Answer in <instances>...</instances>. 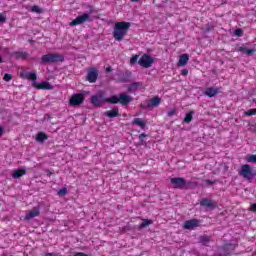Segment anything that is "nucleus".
<instances>
[{
    "label": "nucleus",
    "mask_w": 256,
    "mask_h": 256,
    "mask_svg": "<svg viewBox=\"0 0 256 256\" xmlns=\"http://www.w3.org/2000/svg\"><path fill=\"white\" fill-rule=\"evenodd\" d=\"M131 101H133V97L125 93H120L119 97L112 95L109 98H105L103 93H97L92 95L90 98V103L93 105V107H103V103H110L111 105H117L120 103V105L123 107H127Z\"/></svg>",
    "instance_id": "f257e3e1"
},
{
    "label": "nucleus",
    "mask_w": 256,
    "mask_h": 256,
    "mask_svg": "<svg viewBox=\"0 0 256 256\" xmlns=\"http://www.w3.org/2000/svg\"><path fill=\"white\" fill-rule=\"evenodd\" d=\"M129 29H131L130 22H116L114 25L113 38L115 41L121 42L125 38V35L129 33Z\"/></svg>",
    "instance_id": "f03ea898"
},
{
    "label": "nucleus",
    "mask_w": 256,
    "mask_h": 256,
    "mask_svg": "<svg viewBox=\"0 0 256 256\" xmlns=\"http://www.w3.org/2000/svg\"><path fill=\"white\" fill-rule=\"evenodd\" d=\"M65 61V56L59 53H48L41 57L40 63L42 65H47L49 63H63Z\"/></svg>",
    "instance_id": "7ed1b4c3"
},
{
    "label": "nucleus",
    "mask_w": 256,
    "mask_h": 256,
    "mask_svg": "<svg viewBox=\"0 0 256 256\" xmlns=\"http://www.w3.org/2000/svg\"><path fill=\"white\" fill-rule=\"evenodd\" d=\"M238 174L251 183L253 178L256 176V170L249 164H243L241 169L238 171Z\"/></svg>",
    "instance_id": "20e7f679"
},
{
    "label": "nucleus",
    "mask_w": 256,
    "mask_h": 256,
    "mask_svg": "<svg viewBox=\"0 0 256 256\" xmlns=\"http://www.w3.org/2000/svg\"><path fill=\"white\" fill-rule=\"evenodd\" d=\"M153 63H155V58L151 57L149 54L142 55L138 60L139 66L144 69H149Z\"/></svg>",
    "instance_id": "39448f33"
},
{
    "label": "nucleus",
    "mask_w": 256,
    "mask_h": 256,
    "mask_svg": "<svg viewBox=\"0 0 256 256\" xmlns=\"http://www.w3.org/2000/svg\"><path fill=\"white\" fill-rule=\"evenodd\" d=\"M86 21L91 22L92 20L89 14L84 13L72 20L70 22V27H77V25H83V23H86Z\"/></svg>",
    "instance_id": "423d86ee"
},
{
    "label": "nucleus",
    "mask_w": 256,
    "mask_h": 256,
    "mask_svg": "<svg viewBox=\"0 0 256 256\" xmlns=\"http://www.w3.org/2000/svg\"><path fill=\"white\" fill-rule=\"evenodd\" d=\"M85 102V94L83 93H78V94H73L69 100V105L71 107H77V105H83Z\"/></svg>",
    "instance_id": "0eeeda50"
},
{
    "label": "nucleus",
    "mask_w": 256,
    "mask_h": 256,
    "mask_svg": "<svg viewBox=\"0 0 256 256\" xmlns=\"http://www.w3.org/2000/svg\"><path fill=\"white\" fill-rule=\"evenodd\" d=\"M161 105V98L159 96H154L153 98L147 100V105L141 104V109H153V107H159Z\"/></svg>",
    "instance_id": "6e6552de"
},
{
    "label": "nucleus",
    "mask_w": 256,
    "mask_h": 256,
    "mask_svg": "<svg viewBox=\"0 0 256 256\" xmlns=\"http://www.w3.org/2000/svg\"><path fill=\"white\" fill-rule=\"evenodd\" d=\"M97 79H99V70L97 68H90L86 75V81L88 83H97Z\"/></svg>",
    "instance_id": "1a4fd4ad"
},
{
    "label": "nucleus",
    "mask_w": 256,
    "mask_h": 256,
    "mask_svg": "<svg viewBox=\"0 0 256 256\" xmlns=\"http://www.w3.org/2000/svg\"><path fill=\"white\" fill-rule=\"evenodd\" d=\"M170 183L174 185L176 189H183L187 186V182L185 181V178L183 177H174L170 179Z\"/></svg>",
    "instance_id": "9d476101"
},
{
    "label": "nucleus",
    "mask_w": 256,
    "mask_h": 256,
    "mask_svg": "<svg viewBox=\"0 0 256 256\" xmlns=\"http://www.w3.org/2000/svg\"><path fill=\"white\" fill-rule=\"evenodd\" d=\"M32 86L38 90L53 91V85H51V83L49 82H41V83L33 82Z\"/></svg>",
    "instance_id": "9b49d317"
},
{
    "label": "nucleus",
    "mask_w": 256,
    "mask_h": 256,
    "mask_svg": "<svg viewBox=\"0 0 256 256\" xmlns=\"http://www.w3.org/2000/svg\"><path fill=\"white\" fill-rule=\"evenodd\" d=\"M200 207H206V209H216L217 202L209 198H202V200L200 201Z\"/></svg>",
    "instance_id": "f8f14e48"
},
{
    "label": "nucleus",
    "mask_w": 256,
    "mask_h": 256,
    "mask_svg": "<svg viewBox=\"0 0 256 256\" xmlns=\"http://www.w3.org/2000/svg\"><path fill=\"white\" fill-rule=\"evenodd\" d=\"M200 221L198 219H191L184 222V229L192 230L199 227Z\"/></svg>",
    "instance_id": "ddd939ff"
},
{
    "label": "nucleus",
    "mask_w": 256,
    "mask_h": 256,
    "mask_svg": "<svg viewBox=\"0 0 256 256\" xmlns=\"http://www.w3.org/2000/svg\"><path fill=\"white\" fill-rule=\"evenodd\" d=\"M20 76L22 77V79H28L30 81H37V73H35V72L21 71Z\"/></svg>",
    "instance_id": "4468645a"
},
{
    "label": "nucleus",
    "mask_w": 256,
    "mask_h": 256,
    "mask_svg": "<svg viewBox=\"0 0 256 256\" xmlns=\"http://www.w3.org/2000/svg\"><path fill=\"white\" fill-rule=\"evenodd\" d=\"M40 214H41V211L38 208H33L31 211H29L25 215V219L26 221H31V219H35V217H39Z\"/></svg>",
    "instance_id": "2eb2a0df"
},
{
    "label": "nucleus",
    "mask_w": 256,
    "mask_h": 256,
    "mask_svg": "<svg viewBox=\"0 0 256 256\" xmlns=\"http://www.w3.org/2000/svg\"><path fill=\"white\" fill-rule=\"evenodd\" d=\"M204 95L207 97H215V95H219V88L208 87L205 89Z\"/></svg>",
    "instance_id": "dca6fc26"
},
{
    "label": "nucleus",
    "mask_w": 256,
    "mask_h": 256,
    "mask_svg": "<svg viewBox=\"0 0 256 256\" xmlns=\"http://www.w3.org/2000/svg\"><path fill=\"white\" fill-rule=\"evenodd\" d=\"M105 115L109 119H113L115 117H120L119 108H113L112 110L105 112Z\"/></svg>",
    "instance_id": "f3484780"
},
{
    "label": "nucleus",
    "mask_w": 256,
    "mask_h": 256,
    "mask_svg": "<svg viewBox=\"0 0 256 256\" xmlns=\"http://www.w3.org/2000/svg\"><path fill=\"white\" fill-rule=\"evenodd\" d=\"M189 63V54H182L180 55L178 65L179 67H185Z\"/></svg>",
    "instance_id": "a211bd4d"
},
{
    "label": "nucleus",
    "mask_w": 256,
    "mask_h": 256,
    "mask_svg": "<svg viewBox=\"0 0 256 256\" xmlns=\"http://www.w3.org/2000/svg\"><path fill=\"white\" fill-rule=\"evenodd\" d=\"M24 175H27V170H25V169H17L12 174V178L13 179H19V178L23 177Z\"/></svg>",
    "instance_id": "6ab92c4d"
},
{
    "label": "nucleus",
    "mask_w": 256,
    "mask_h": 256,
    "mask_svg": "<svg viewBox=\"0 0 256 256\" xmlns=\"http://www.w3.org/2000/svg\"><path fill=\"white\" fill-rule=\"evenodd\" d=\"M12 57H15L16 59H27V57H29V53L23 51H16L12 54Z\"/></svg>",
    "instance_id": "aec40b11"
},
{
    "label": "nucleus",
    "mask_w": 256,
    "mask_h": 256,
    "mask_svg": "<svg viewBox=\"0 0 256 256\" xmlns=\"http://www.w3.org/2000/svg\"><path fill=\"white\" fill-rule=\"evenodd\" d=\"M47 139H49V136H47L45 132H38L36 135V141H38V143H43L47 141Z\"/></svg>",
    "instance_id": "412c9836"
},
{
    "label": "nucleus",
    "mask_w": 256,
    "mask_h": 256,
    "mask_svg": "<svg viewBox=\"0 0 256 256\" xmlns=\"http://www.w3.org/2000/svg\"><path fill=\"white\" fill-rule=\"evenodd\" d=\"M237 51L239 53L246 52L247 55H253L255 53V49H247L246 47L240 46Z\"/></svg>",
    "instance_id": "4be33fe9"
},
{
    "label": "nucleus",
    "mask_w": 256,
    "mask_h": 256,
    "mask_svg": "<svg viewBox=\"0 0 256 256\" xmlns=\"http://www.w3.org/2000/svg\"><path fill=\"white\" fill-rule=\"evenodd\" d=\"M132 125H138V127H141V129H145V121L141 120V118H135L132 121Z\"/></svg>",
    "instance_id": "5701e85b"
},
{
    "label": "nucleus",
    "mask_w": 256,
    "mask_h": 256,
    "mask_svg": "<svg viewBox=\"0 0 256 256\" xmlns=\"http://www.w3.org/2000/svg\"><path fill=\"white\" fill-rule=\"evenodd\" d=\"M139 87H143V83H141V82H133L129 86L128 91H137V89H139Z\"/></svg>",
    "instance_id": "b1692460"
},
{
    "label": "nucleus",
    "mask_w": 256,
    "mask_h": 256,
    "mask_svg": "<svg viewBox=\"0 0 256 256\" xmlns=\"http://www.w3.org/2000/svg\"><path fill=\"white\" fill-rule=\"evenodd\" d=\"M149 225H153V220L142 219V223L140 224V229H145V227H149Z\"/></svg>",
    "instance_id": "393cba45"
},
{
    "label": "nucleus",
    "mask_w": 256,
    "mask_h": 256,
    "mask_svg": "<svg viewBox=\"0 0 256 256\" xmlns=\"http://www.w3.org/2000/svg\"><path fill=\"white\" fill-rule=\"evenodd\" d=\"M193 113V111L188 112L184 117L183 123H191L193 121Z\"/></svg>",
    "instance_id": "a878e982"
},
{
    "label": "nucleus",
    "mask_w": 256,
    "mask_h": 256,
    "mask_svg": "<svg viewBox=\"0 0 256 256\" xmlns=\"http://www.w3.org/2000/svg\"><path fill=\"white\" fill-rule=\"evenodd\" d=\"M246 161L248 163H256V155L255 154L248 155L246 157Z\"/></svg>",
    "instance_id": "bb28decb"
},
{
    "label": "nucleus",
    "mask_w": 256,
    "mask_h": 256,
    "mask_svg": "<svg viewBox=\"0 0 256 256\" xmlns=\"http://www.w3.org/2000/svg\"><path fill=\"white\" fill-rule=\"evenodd\" d=\"M235 249H237V245L236 244H227L225 246V251H235Z\"/></svg>",
    "instance_id": "cd10ccee"
},
{
    "label": "nucleus",
    "mask_w": 256,
    "mask_h": 256,
    "mask_svg": "<svg viewBox=\"0 0 256 256\" xmlns=\"http://www.w3.org/2000/svg\"><path fill=\"white\" fill-rule=\"evenodd\" d=\"M245 115H247V117H253V115H256V108L247 110Z\"/></svg>",
    "instance_id": "c85d7f7f"
},
{
    "label": "nucleus",
    "mask_w": 256,
    "mask_h": 256,
    "mask_svg": "<svg viewBox=\"0 0 256 256\" xmlns=\"http://www.w3.org/2000/svg\"><path fill=\"white\" fill-rule=\"evenodd\" d=\"M139 61V55H134L130 58V65H135Z\"/></svg>",
    "instance_id": "c756f323"
},
{
    "label": "nucleus",
    "mask_w": 256,
    "mask_h": 256,
    "mask_svg": "<svg viewBox=\"0 0 256 256\" xmlns=\"http://www.w3.org/2000/svg\"><path fill=\"white\" fill-rule=\"evenodd\" d=\"M234 34L236 35V37H243V29L238 28L234 31Z\"/></svg>",
    "instance_id": "7c9ffc66"
},
{
    "label": "nucleus",
    "mask_w": 256,
    "mask_h": 256,
    "mask_svg": "<svg viewBox=\"0 0 256 256\" xmlns=\"http://www.w3.org/2000/svg\"><path fill=\"white\" fill-rule=\"evenodd\" d=\"M174 115H177V109L175 108L167 112V117H173Z\"/></svg>",
    "instance_id": "2f4dec72"
},
{
    "label": "nucleus",
    "mask_w": 256,
    "mask_h": 256,
    "mask_svg": "<svg viewBox=\"0 0 256 256\" xmlns=\"http://www.w3.org/2000/svg\"><path fill=\"white\" fill-rule=\"evenodd\" d=\"M58 195H60L61 197H65V195H67V188H62L58 191Z\"/></svg>",
    "instance_id": "473e14b6"
},
{
    "label": "nucleus",
    "mask_w": 256,
    "mask_h": 256,
    "mask_svg": "<svg viewBox=\"0 0 256 256\" xmlns=\"http://www.w3.org/2000/svg\"><path fill=\"white\" fill-rule=\"evenodd\" d=\"M31 11L33 13H41V8H39V6H37V5H34V6H32Z\"/></svg>",
    "instance_id": "72a5a7b5"
},
{
    "label": "nucleus",
    "mask_w": 256,
    "mask_h": 256,
    "mask_svg": "<svg viewBox=\"0 0 256 256\" xmlns=\"http://www.w3.org/2000/svg\"><path fill=\"white\" fill-rule=\"evenodd\" d=\"M3 79H4L6 82H9V81H11V80L13 79V75L6 73V74H4Z\"/></svg>",
    "instance_id": "f704fd0d"
},
{
    "label": "nucleus",
    "mask_w": 256,
    "mask_h": 256,
    "mask_svg": "<svg viewBox=\"0 0 256 256\" xmlns=\"http://www.w3.org/2000/svg\"><path fill=\"white\" fill-rule=\"evenodd\" d=\"M201 243H209L210 239L208 236H202L200 238Z\"/></svg>",
    "instance_id": "c9c22d12"
},
{
    "label": "nucleus",
    "mask_w": 256,
    "mask_h": 256,
    "mask_svg": "<svg viewBox=\"0 0 256 256\" xmlns=\"http://www.w3.org/2000/svg\"><path fill=\"white\" fill-rule=\"evenodd\" d=\"M7 21V16L5 14H0V23H5Z\"/></svg>",
    "instance_id": "e433bc0d"
},
{
    "label": "nucleus",
    "mask_w": 256,
    "mask_h": 256,
    "mask_svg": "<svg viewBox=\"0 0 256 256\" xmlns=\"http://www.w3.org/2000/svg\"><path fill=\"white\" fill-rule=\"evenodd\" d=\"M250 211H252V213H256V203L250 205Z\"/></svg>",
    "instance_id": "4c0bfd02"
},
{
    "label": "nucleus",
    "mask_w": 256,
    "mask_h": 256,
    "mask_svg": "<svg viewBox=\"0 0 256 256\" xmlns=\"http://www.w3.org/2000/svg\"><path fill=\"white\" fill-rule=\"evenodd\" d=\"M181 75H183V76L189 75V70L183 69V70L181 71Z\"/></svg>",
    "instance_id": "58836bf2"
},
{
    "label": "nucleus",
    "mask_w": 256,
    "mask_h": 256,
    "mask_svg": "<svg viewBox=\"0 0 256 256\" xmlns=\"http://www.w3.org/2000/svg\"><path fill=\"white\" fill-rule=\"evenodd\" d=\"M111 71H113V67L108 66V67L106 68V73H111Z\"/></svg>",
    "instance_id": "ea45409f"
},
{
    "label": "nucleus",
    "mask_w": 256,
    "mask_h": 256,
    "mask_svg": "<svg viewBox=\"0 0 256 256\" xmlns=\"http://www.w3.org/2000/svg\"><path fill=\"white\" fill-rule=\"evenodd\" d=\"M145 137H147V134H145V133H142V134L139 135L140 140L145 139Z\"/></svg>",
    "instance_id": "a19ab883"
},
{
    "label": "nucleus",
    "mask_w": 256,
    "mask_h": 256,
    "mask_svg": "<svg viewBox=\"0 0 256 256\" xmlns=\"http://www.w3.org/2000/svg\"><path fill=\"white\" fill-rule=\"evenodd\" d=\"M205 183L207 184V185H213V181H211V180H205Z\"/></svg>",
    "instance_id": "79ce46f5"
},
{
    "label": "nucleus",
    "mask_w": 256,
    "mask_h": 256,
    "mask_svg": "<svg viewBox=\"0 0 256 256\" xmlns=\"http://www.w3.org/2000/svg\"><path fill=\"white\" fill-rule=\"evenodd\" d=\"M3 132H4V129H3V127H2V126H0V137H2V136H3Z\"/></svg>",
    "instance_id": "37998d69"
},
{
    "label": "nucleus",
    "mask_w": 256,
    "mask_h": 256,
    "mask_svg": "<svg viewBox=\"0 0 256 256\" xmlns=\"http://www.w3.org/2000/svg\"><path fill=\"white\" fill-rule=\"evenodd\" d=\"M132 3H139L141 0H130Z\"/></svg>",
    "instance_id": "c03bdc74"
},
{
    "label": "nucleus",
    "mask_w": 256,
    "mask_h": 256,
    "mask_svg": "<svg viewBox=\"0 0 256 256\" xmlns=\"http://www.w3.org/2000/svg\"><path fill=\"white\" fill-rule=\"evenodd\" d=\"M53 255H55V254H53V253H46L45 254V256H53Z\"/></svg>",
    "instance_id": "a18cd8bd"
},
{
    "label": "nucleus",
    "mask_w": 256,
    "mask_h": 256,
    "mask_svg": "<svg viewBox=\"0 0 256 256\" xmlns=\"http://www.w3.org/2000/svg\"><path fill=\"white\" fill-rule=\"evenodd\" d=\"M206 31H213V26L210 28H207Z\"/></svg>",
    "instance_id": "49530a36"
},
{
    "label": "nucleus",
    "mask_w": 256,
    "mask_h": 256,
    "mask_svg": "<svg viewBox=\"0 0 256 256\" xmlns=\"http://www.w3.org/2000/svg\"><path fill=\"white\" fill-rule=\"evenodd\" d=\"M0 63H3V58L0 56Z\"/></svg>",
    "instance_id": "de8ad7c7"
},
{
    "label": "nucleus",
    "mask_w": 256,
    "mask_h": 256,
    "mask_svg": "<svg viewBox=\"0 0 256 256\" xmlns=\"http://www.w3.org/2000/svg\"><path fill=\"white\" fill-rule=\"evenodd\" d=\"M153 3H155V0H153Z\"/></svg>",
    "instance_id": "09e8293b"
}]
</instances>
